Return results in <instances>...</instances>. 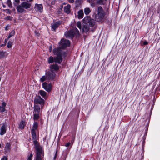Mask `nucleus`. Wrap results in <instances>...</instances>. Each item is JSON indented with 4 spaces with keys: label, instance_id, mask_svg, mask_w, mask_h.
<instances>
[{
    "label": "nucleus",
    "instance_id": "obj_19",
    "mask_svg": "<svg viewBox=\"0 0 160 160\" xmlns=\"http://www.w3.org/2000/svg\"><path fill=\"white\" fill-rule=\"evenodd\" d=\"M89 27L88 25L85 24L82 27V30L83 32H86L89 31Z\"/></svg>",
    "mask_w": 160,
    "mask_h": 160
},
{
    "label": "nucleus",
    "instance_id": "obj_44",
    "mask_svg": "<svg viewBox=\"0 0 160 160\" xmlns=\"http://www.w3.org/2000/svg\"><path fill=\"white\" fill-rule=\"evenodd\" d=\"M57 152H58V151H56V152H55V154L54 155V158H53V160H55L56 159V158H57Z\"/></svg>",
    "mask_w": 160,
    "mask_h": 160
},
{
    "label": "nucleus",
    "instance_id": "obj_37",
    "mask_svg": "<svg viewBox=\"0 0 160 160\" xmlns=\"http://www.w3.org/2000/svg\"><path fill=\"white\" fill-rule=\"evenodd\" d=\"M4 20H10L11 21L12 20V18L10 16H8L7 17L4 18Z\"/></svg>",
    "mask_w": 160,
    "mask_h": 160
},
{
    "label": "nucleus",
    "instance_id": "obj_9",
    "mask_svg": "<svg viewBox=\"0 0 160 160\" xmlns=\"http://www.w3.org/2000/svg\"><path fill=\"white\" fill-rule=\"evenodd\" d=\"M35 9L37 12H42L43 11V8L42 4H35Z\"/></svg>",
    "mask_w": 160,
    "mask_h": 160
},
{
    "label": "nucleus",
    "instance_id": "obj_55",
    "mask_svg": "<svg viewBox=\"0 0 160 160\" xmlns=\"http://www.w3.org/2000/svg\"><path fill=\"white\" fill-rule=\"evenodd\" d=\"M8 1H10V0H8Z\"/></svg>",
    "mask_w": 160,
    "mask_h": 160
},
{
    "label": "nucleus",
    "instance_id": "obj_33",
    "mask_svg": "<svg viewBox=\"0 0 160 160\" xmlns=\"http://www.w3.org/2000/svg\"><path fill=\"white\" fill-rule=\"evenodd\" d=\"M33 157V154L32 152L30 153L28 155L27 158V160H32V158Z\"/></svg>",
    "mask_w": 160,
    "mask_h": 160
},
{
    "label": "nucleus",
    "instance_id": "obj_28",
    "mask_svg": "<svg viewBox=\"0 0 160 160\" xmlns=\"http://www.w3.org/2000/svg\"><path fill=\"white\" fill-rule=\"evenodd\" d=\"M88 23H89L90 26L91 27H93L95 25V22L93 19L91 18L90 21Z\"/></svg>",
    "mask_w": 160,
    "mask_h": 160
},
{
    "label": "nucleus",
    "instance_id": "obj_13",
    "mask_svg": "<svg viewBox=\"0 0 160 160\" xmlns=\"http://www.w3.org/2000/svg\"><path fill=\"white\" fill-rule=\"evenodd\" d=\"M50 71L52 72H54V71H57L59 68L57 64H53L51 65L50 67Z\"/></svg>",
    "mask_w": 160,
    "mask_h": 160
},
{
    "label": "nucleus",
    "instance_id": "obj_21",
    "mask_svg": "<svg viewBox=\"0 0 160 160\" xmlns=\"http://www.w3.org/2000/svg\"><path fill=\"white\" fill-rule=\"evenodd\" d=\"M91 18L89 16H87L85 17L83 19V22L85 23H88L90 21Z\"/></svg>",
    "mask_w": 160,
    "mask_h": 160
},
{
    "label": "nucleus",
    "instance_id": "obj_41",
    "mask_svg": "<svg viewBox=\"0 0 160 160\" xmlns=\"http://www.w3.org/2000/svg\"><path fill=\"white\" fill-rule=\"evenodd\" d=\"M12 45V43L11 42H8L7 45V47L8 48H10L11 47Z\"/></svg>",
    "mask_w": 160,
    "mask_h": 160
},
{
    "label": "nucleus",
    "instance_id": "obj_22",
    "mask_svg": "<svg viewBox=\"0 0 160 160\" xmlns=\"http://www.w3.org/2000/svg\"><path fill=\"white\" fill-rule=\"evenodd\" d=\"M78 18L79 19L82 18L84 16L83 12L82 10H80L78 12Z\"/></svg>",
    "mask_w": 160,
    "mask_h": 160
},
{
    "label": "nucleus",
    "instance_id": "obj_27",
    "mask_svg": "<svg viewBox=\"0 0 160 160\" xmlns=\"http://www.w3.org/2000/svg\"><path fill=\"white\" fill-rule=\"evenodd\" d=\"M7 55V54L5 52L3 51L0 52V58H4Z\"/></svg>",
    "mask_w": 160,
    "mask_h": 160
},
{
    "label": "nucleus",
    "instance_id": "obj_24",
    "mask_svg": "<svg viewBox=\"0 0 160 160\" xmlns=\"http://www.w3.org/2000/svg\"><path fill=\"white\" fill-rule=\"evenodd\" d=\"M47 81L49 80L45 74V75L42 76L40 79V82H42Z\"/></svg>",
    "mask_w": 160,
    "mask_h": 160
},
{
    "label": "nucleus",
    "instance_id": "obj_29",
    "mask_svg": "<svg viewBox=\"0 0 160 160\" xmlns=\"http://www.w3.org/2000/svg\"><path fill=\"white\" fill-rule=\"evenodd\" d=\"M25 122L23 121L21 122L19 124V128L21 129H22L24 128L25 126Z\"/></svg>",
    "mask_w": 160,
    "mask_h": 160
},
{
    "label": "nucleus",
    "instance_id": "obj_10",
    "mask_svg": "<svg viewBox=\"0 0 160 160\" xmlns=\"http://www.w3.org/2000/svg\"><path fill=\"white\" fill-rule=\"evenodd\" d=\"M61 24V22L60 21H58L52 25V30L55 31Z\"/></svg>",
    "mask_w": 160,
    "mask_h": 160
},
{
    "label": "nucleus",
    "instance_id": "obj_39",
    "mask_svg": "<svg viewBox=\"0 0 160 160\" xmlns=\"http://www.w3.org/2000/svg\"><path fill=\"white\" fill-rule=\"evenodd\" d=\"M72 140H71V142H72V143H73V142L74 140V139H75V133L73 134L72 135Z\"/></svg>",
    "mask_w": 160,
    "mask_h": 160
},
{
    "label": "nucleus",
    "instance_id": "obj_6",
    "mask_svg": "<svg viewBox=\"0 0 160 160\" xmlns=\"http://www.w3.org/2000/svg\"><path fill=\"white\" fill-rule=\"evenodd\" d=\"M45 75L47 77L49 81L52 80L54 79L56 74L54 72H52L51 71H45Z\"/></svg>",
    "mask_w": 160,
    "mask_h": 160
},
{
    "label": "nucleus",
    "instance_id": "obj_26",
    "mask_svg": "<svg viewBox=\"0 0 160 160\" xmlns=\"http://www.w3.org/2000/svg\"><path fill=\"white\" fill-rule=\"evenodd\" d=\"M107 0H97L98 4L102 5L105 4L107 2Z\"/></svg>",
    "mask_w": 160,
    "mask_h": 160
},
{
    "label": "nucleus",
    "instance_id": "obj_30",
    "mask_svg": "<svg viewBox=\"0 0 160 160\" xmlns=\"http://www.w3.org/2000/svg\"><path fill=\"white\" fill-rule=\"evenodd\" d=\"M48 62L49 63H52L54 62V58L50 56L48 59Z\"/></svg>",
    "mask_w": 160,
    "mask_h": 160
},
{
    "label": "nucleus",
    "instance_id": "obj_34",
    "mask_svg": "<svg viewBox=\"0 0 160 160\" xmlns=\"http://www.w3.org/2000/svg\"><path fill=\"white\" fill-rule=\"evenodd\" d=\"M6 149L7 150H9L10 148V145L9 143H7L6 145Z\"/></svg>",
    "mask_w": 160,
    "mask_h": 160
},
{
    "label": "nucleus",
    "instance_id": "obj_4",
    "mask_svg": "<svg viewBox=\"0 0 160 160\" xmlns=\"http://www.w3.org/2000/svg\"><path fill=\"white\" fill-rule=\"evenodd\" d=\"M58 44L59 47L62 49H65L68 47H69L70 44V42L69 40L64 39H62L59 42Z\"/></svg>",
    "mask_w": 160,
    "mask_h": 160
},
{
    "label": "nucleus",
    "instance_id": "obj_15",
    "mask_svg": "<svg viewBox=\"0 0 160 160\" xmlns=\"http://www.w3.org/2000/svg\"><path fill=\"white\" fill-rule=\"evenodd\" d=\"M33 108V113H39L40 110V107L39 105L34 104Z\"/></svg>",
    "mask_w": 160,
    "mask_h": 160
},
{
    "label": "nucleus",
    "instance_id": "obj_25",
    "mask_svg": "<svg viewBox=\"0 0 160 160\" xmlns=\"http://www.w3.org/2000/svg\"><path fill=\"white\" fill-rule=\"evenodd\" d=\"M85 14L86 15H88L91 12L90 9L89 7H86L84 9Z\"/></svg>",
    "mask_w": 160,
    "mask_h": 160
},
{
    "label": "nucleus",
    "instance_id": "obj_38",
    "mask_svg": "<svg viewBox=\"0 0 160 160\" xmlns=\"http://www.w3.org/2000/svg\"><path fill=\"white\" fill-rule=\"evenodd\" d=\"M5 108L1 106H0V112H3L5 111Z\"/></svg>",
    "mask_w": 160,
    "mask_h": 160
},
{
    "label": "nucleus",
    "instance_id": "obj_46",
    "mask_svg": "<svg viewBox=\"0 0 160 160\" xmlns=\"http://www.w3.org/2000/svg\"><path fill=\"white\" fill-rule=\"evenodd\" d=\"M148 43V42L147 41H145L143 42V44L144 45H147Z\"/></svg>",
    "mask_w": 160,
    "mask_h": 160
},
{
    "label": "nucleus",
    "instance_id": "obj_56",
    "mask_svg": "<svg viewBox=\"0 0 160 160\" xmlns=\"http://www.w3.org/2000/svg\"><path fill=\"white\" fill-rule=\"evenodd\" d=\"M136 1V0H135V1Z\"/></svg>",
    "mask_w": 160,
    "mask_h": 160
},
{
    "label": "nucleus",
    "instance_id": "obj_31",
    "mask_svg": "<svg viewBox=\"0 0 160 160\" xmlns=\"http://www.w3.org/2000/svg\"><path fill=\"white\" fill-rule=\"evenodd\" d=\"M33 119L34 120H37L39 118V113H33Z\"/></svg>",
    "mask_w": 160,
    "mask_h": 160
},
{
    "label": "nucleus",
    "instance_id": "obj_32",
    "mask_svg": "<svg viewBox=\"0 0 160 160\" xmlns=\"http://www.w3.org/2000/svg\"><path fill=\"white\" fill-rule=\"evenodd\" d=\"M15 31L14 30H12L9 33L8 36V39L10 38L11 37L15 35Z\"/></svg>",
    "mask_w": 160,
    "mask_h": 160
},
{
    "label": "nucleus",
    "instance_id": "obj_18",
    "mask_svg": "<svg viewBox=\"0 0 160 160\" xmlns=\"http://www.w3.org/2000/svg\"><path fill=\"white\" fill-rule=\"evenodd\" d=\"M39 93L44 99H46L48 96L47 95V93L43 90H40L39 91Z\"/></svg>",
    "mask_w": 160,
    "mask_h": 160
},
{
    "label": "nucleus",
    "instance_id": "obj_48",
    "mask_svg": "<svg viewBox=\"0 0 160 160\" xmlns=\"http://www.w3.org/2000/svg\"><path fill=\"white\" fill-rule=\"evenodd\" d=\"M49 50L50 52H51L52 51V47L51 46H50L49 47Z\"/></svg>",
    "mask_w": 160,
    "mask_h": 160
},
{
    "label": "nucleus",
    "instance_id": "obj_45",
    "mask_svg": "<svg viewBox=\"0 0 160 160\" xmlns=\"http://www.w3.org/2000/svg\"><path fill=\"white\" fill-rule=\"evenodd\" d=\"M34 33L37 36H39L40 35L39 33L36 31H35Z\"/></svg>",
    "mask_w": 160,
    "mask_h": 160
},
{
    "label": "nucleus",
    "instance_id": "obj_54",
    "mask_svg": "<svg viewBox=\"0 0 160 160\" xmlns=\"http://www.w3.org/2000/svg\"><path fill=\"white\" fill-rule=\"evenodd\" d=\"M30 1H33V0H29Z\"/></svg>",
    "mask_w": 160,
    "mask_h": 160
},
{
    "label": "nucleus",
    "instance_id": "obj_36",
    "mask_svg": "<svg viewBox=\"0 0 160 160\" xmlns=\"http://www.w3.org/2000/svg\"><path fill=\"white\" fill-rule=\"evenodd\" d=\"M73 143H72V142H68L65 145V146H66V147H68L70 146H71V147L72 146V145L73 144Z\"/></svg>",
    "mask_w": 160,
    "mask_h": 160
},
{
    "label": "nucleus",
    "instance_id": "obj_1",
    "mask_svg": "<svg viewBox=\"0 0 160 160\" xmlns=\"http://www.w3.org/2000/svg\"><path fill=\"white\" fill-rule=\"evenodd\" d=\"M32 138L34 144L36 153V160H42L44 156V152L41 146L37 141L36 132H31Z\"/></svg>",
    "mask_w": 160,
    "mask_h": 160
},
{
    "label": "nucleus",
    "instance_id": "obj_7",
    "mask_svg": "<svg viewBox=\"0 0 160 160\" xmlns=\"http://www.w3.org/2000/svg\"><path fill=\"white\" fill-rule=\"evenodd\" d=\"M53 52L54 55L58 56H62V51L61 48L59 47L57 48H54L53 50Z\"/></svg>",
    "mask_w": 160,
    "mask_h": 160
},
{
    "label": "nucleus",
    "instance_id": "obj_17",
    "mask_svg": "<svg viewBox=\"0 0 160 160\" xmlns=\"http://www.w3.org/2000/svg\"><path fill=\"white\" fill-rule=\"evenodd\" d=\"M87 2H88L90 6L92 7H95L98 4L97 0H88Z\"/></svg>",
    "mask_w": 160,
    "mask_h": 160
},
{
    "label": "nucleus",
    "instance_id": "obj_5",
    "mask_svg": "<svg viewBox=\"0 0 160 160\" xmlns=\"http://www.w3.org/2000/svg\"><path fill=\"white\" fill-rule=\"evenodd\" d=\"M34 102V104H39L41 105V107L43 106L44 104V100L39 96H37L35 98Z\"/></svg>",
    "mask_w": 160,
    "mask_h": 160
},
{
    "label": "nucleus",
    "instance_id": "obj_49",
    "mask_svg": "<svg viewBox=\"0 0 160 160\" xmlns=\"http://www.w3.org/2000/svg\"><path fill=\"white\" fill-rule=\"evenodd\" d=\"M6 45V43H5L4 44H3L0 45V47H4Z\"/></svg>",
    "mask_w": 160,
    "mask_h": 160
},
{
    "label": "nucleus",
    "instance_id": "obj_52",
    "mask_svg": "<svg viewBox=\"0 0 160 160\" xmlns=\"http://www.w3.org/2000/svg\"><path fill=\"white\" fill-rule=\"evenodd\" d=\"M7 42V41L6 39H5V43H6Z\"/></svg>",
    "mask_w": 160,
    "mask_h": 160
},
{
    "label": "nucleus",
    "instance_id": "obj_50",
    "mask_svg": "<svg viewBox=\"0 0 160 160\" xmlns=\"http://www.w3.org/2000/svg\"><path fill=\"white\" fill-rule=\"evenodd\" d=\"M8 26L7 25L6 26L5 30L6 31L8 30Z\"/></svg>",
    "mask_w": 160,
    "mask_h": 160
},
{
    "label": "nucleus",
    "instance_id": "obj_23",
    "mask_svg": "<svg viewBox=\"0 0 160 160\" xmlns=\"http://www.w3.org/2000/svg\"><path fill=\"white\" fill-rule=\"evenodd\" d=\"M38 127V122H34L31 132H35V130L37 129Z\"/></svg>",
    "mask_w": 160,
    "mask_h": 160
},
{
    "label": "nucleus",
    "instance_id": "obj_43",
    "mask_svg": "<svg viewBox=\"0 0 160 160\" xmlns=\"http://www.w3.org/2000/svg\"><path fill=\"white\" fill-rule=\"evenodd\" d=\"M1 160H8L7 157L6 156H3L1 158Z\"/></svg>",
    "mask_w": 160,
    "mask_h": 160
},
{
    "label": "nucleus",
    "instance_id": "obj_42",
    "mask_svg": "<svg viewBox=\"0 0 160 160\" xmlns=\"http://www.w3.org/2000/svg\"><path fill=\"white\" fill-rule=\"evenodd\" d=\"M6 103L4 102H2V106H1L3 107V108H5V107L6 106Z\"/></svg>",
    "mask_w": 160,
    "mask_h": 160
},
{
    "label": "nucleus",
    "instance_id": "obj_11",
    "mask_svg": "<svg viewBox=\"0 0 160 160\" xmlns=\"http://www.w3.org/2000/svg\"><path fill=\"white\" fill-rule=\"evenodd\" d=\"M6 128L7 126L5 124H3L0 128V135H2L6 133Z\"/></svg>",
    "mask_w": 160,
    "mask_h": 160
},
{
    "label": "nucleus",
    "instance_id": "obj_12",
    "mask_svg": "<svg viewBox=\"0 0 160 160\" xmlns=\"http://www.w3.org/2000/svg\"><path fill=\"white\" fill-rule=\"evenodd\" d=\"M62 60V56H58L54 58V62L56 63H61Z\"/></svg>",
    "mask_w": 160,
    "mask_h": 160
},
{
    "label": "nucleus",
    "instance_id": "obj_14",
    "mask_svg": "<svg viewBox=\"0 0 160 160\" xmlns=\"http://www.w3.org/2000/svg\"><path fill=\"white\" fill-rule=\"evenodd\" d=\"M16 9L18 12L21 13L26 12V10L24 9L23 7L22 6V4L18 6L17 7Z\"/></svg>",
    "mask_w": 160,
    "mask_h": 160
},
{
    "label": "nucleus",
    "instance_id": "obj_40",
    "mask_svg": "<svg viewBox=\"0 0 160 160\" xmlns=\"http://www.w3.org/2000/svg\"><path fill=\"white\" fill-rule=\"evenodd\" d=\"M4 11H5L7 13L9 14H11V11L9 9H7L6 10H4Z\"/></svg>",
    "mask_w": 160,
    "mask_h": 160
},
{
    "label": "nucleus",
    "instance_id": "obj_53",
    "mask_svg": "<svg viewBox=\"0 0 160 160\" xmlns=\"http://www.w3.org/2000/svg\"><path fill=\"white\" fill-rule=\"evenodd\" d=\"M43 157H43L42 158V160H43ZM35 160H36V158H35Z\"/></svg>",
    "mask_w": 160,
    "mask_h": 160
},
{
    "label": "nucleus",
    "instance_id": "obj_51",
    "mask_svg": "<svg viewBox=\"0 0 160 160\" xmlns=\"http://www.w3.org/2000/svg\"><path fill=\"white\" fill-rule=\"evenodd\" d=\"M15 1L18 4L20 2V0H15Z\"/></svg>",
    "mask_w": 160,
    "mask_h": 160
},
{
    "label": "nucleus",
    "instance_id": "obj_35",
    "mask_svg": "<svg viewBox=\"0 0 160 160\" xmlns=\"http://www.w3.org/2000/svg\"><path fill=\"white\" fill-rule=\"evenodd\" d=\"M77 26L80 29H81V22L80 21L77 22L76 24Z\"/></svg>",
    "mask_w": 160,
    "mask_h": 160
},
{
    "label": "nucleus",
    "instance_id": "obj_20",
    "mask_svg": "<svg viewBox=\"0 0 160 160\" xmlns=\"http://www.w3.org/2000/svg\"><path fill=\"white\" fill-rule=\"evenodd\" d=\"M71 6L69 4L67 6L64 7V11L67 13H69L70 12Z\"/></svg>",
    "mask_w": 160,
    "mask_h": 160
},
{
    "label": "nucleus",
    "instance_id": "obj_16",
    "mask_svg": "<svg viewBox=\"0 0 160 160\" xmlns=\"http://www.w3.org/2000/svg\"><path fill=\"white\" fill-rule=\"evenodd\" d=\"M22 6L23 7L24 9H28L30 8L31 4L27 2H24L22 3Z\"/></svg>",
    "mask_w": 160,
    "mask_h": 160
},
{
    "label": "nucleus",
    "instance_id": "obj_3",
    "mask_svg": "<svg viewBox=\"0 0 160 160\" xmlns=\"http://www.w3.org/2000/svg\"><path fill=\"white\" fill-rule=\"evenodd\" d=\"M105 16V13L102 8L101 6L98 7V13L95 17V19L97 22L101 21L103 18Z\"/></svg>",
    "mask_w": 160,
    "mask_h": 160
},
{
    "label": "nucleus",
    "instance_id": "obj_2",
    "mask_svg": "<svg viewBox=\"0 0 160 160\" xmlns=\"http://www.w3.org/2000/svg\"><path fill=\"white\" fill-rule=\"evenodd\" d=\"M64 35L66 38L72 39L74 35H75L77 37H79L80 36V33L78 30L76 28H75L68 31L66 32L65 33Z\"/></svg>",
    "mask_w": 160,
    "mask_h": 160
},
{
    "label": "nucleus",
    "instance_id": "obj_8",
    "mask_svg": "<svg viewBox=\"0 0 160 160\" xmlns=\"http://www.w3.org/2000/svg\"><path fill=\"white\" fill-rule=\"evenodd\" d=\"M43 88L47 91L49 92L51 90L52 85L51 84H48L46 82H43L42 84Z\"/></svg>",
    "mask_w": 160,
    "mask_h": 160
},
{
    "label": "nucleus",
    "instance_id": "obj_47",
    "mask_svg": "<svg viewBox=\"0 0 160 160\" xmlns=\"http://www.w3.org/2000/svg\"><path fill=\"white\" fill-rule=\"evenodd\" d=\"M69 2L70 3H72L74 2V0H68Z\"/></svg>",
    "mask_w": 160,
    "mask_h": 160
}]
</instances>
